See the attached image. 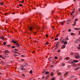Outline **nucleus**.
I'll return each mask as SVG.
<instances>
[{"mask_svg": "<svg viewBox=\"0 0 80 80\" xmlns=\"http://www.w3.org/2000/svg\"><path fill=\"white\" fill-rule=\"evenodd\" d=\"M61 25H63V22H61Z\"/></svg>", "mask_w": 80, "mask_h": 80, "instance_id": "obj_50", "label": "nucleus"}, {"mask_svg": "<svg viewBox=\"0 0 80 80\" xmlns=\"http://www.w3.org/2000/svg\"><path fill=\"white\" fill-rule=\"evenodd\" d=\"M79 34H80V31H79Z\"/></svg>", "mask_w": 80, "mask_h": 80, "instance_id": "obj_64", "label": "nucleus"}, {"mask_svg": "<svg viewBox=\"0 0 80 80\" xmlns=\"http://www.w3.org/2000/svg\"><path fill=\"white\" fill-rule=\"evenodd\" d=\"M49 59H51L50 60H52V57H50L49 58Z\"/></svg>", "mask_w": 80, "mask_h": 80, "instance_id": "obj_31", "label": "nucleus"}, {"mask_svg": "<svg viewBox=\"0 0 80 80\" xmlns=\"http://www.w3.org/2000/svg\"><path fill=\"white\" fill-rule=\"evenodd\" d=\"M4 57H8V55H4Z\"/></svg>", "mask_w": 80, "mask_h": 80, "instance_id": "obj_39", "label": "nucleus"}, {"mask_svg": "<svg viewBox=\"0 0 80 80\" xmlns=\"http://www.w3.org/2000/svg\"><path fill=\"white\" fill-rule=\"evenodd\" d=\"M2 55H0V58H2Z\"/></svg>", "mask_w": 80, "mask_h": 80, "instance_id": "obj_58", "label": "nucleus"}, {"mask_svg": "<svg viewBox=\"0 0 80 80\" xmlns=\"http://www.w3.org/2000/svg\"><path fill=\"white\" fill-rule=\"evenodd\" d=\"M51 76H52V75H53V72H51Z\"/></svg>", "mask_w": 80, "mask_h": 80, "instance_id": "obj_28", "label": "nucleus"}, {"mask_svg": "<svg viewBox=\"0 0 80 80\" xmlns=\"http://www.w3.org/2000/svg\"><path fill=\"white\" fill-rule=\"evenodd\" d=\"M24 2V0H22V1L21 2V3H23Z\"/></svg>", "mask_w": 80, "mask_h": 80, "instance_id": "obj_53", "label": "nucleus"}, {"mask_svg": "<svg viewBox=\"0 0 80 80\" xmlns=\"http://www.w3.org/2000/svg\"><path fill=\"white\" fill-rule=\"evenodd\" d=\"M1 63H2V64H4V62L3 61H1Z\"/></svg>", "mask_w": 80, "mask_h": 80, "instance_id": "obj_30", "label": "nucleus"}, {"mask_svg": "<svg viewBox=\"0 0 80 80\" xmlns=\"http://www.w3.org/2000/svg\"><path fill=\"white\" fill-rule=\"evenodd\" d=\"M1 58L2 59H5V58L4 57H2Z\"/></svg>", "mask_w": 80, "mask_h": 80, "instance_id": "obj_56", "label": "nucleus"}, {"mask_svg": "<svg viewBox=\"0 0 80 80\" xmlns=\"http://www.w3.org/2000/svg\"><path fill=\"white\" fill-rule=\"evenodd\" d=\"M46 37H48V34H46Z\"/></svg>", "mask_w": 80, "mask_h": 80, "instance_id": "obj_40", "label": "nucleus"}, {"mask_svg": "<svg viewBox=\"0 0 80 80\" xmlns=\"http://www.w3.org/2000/svg\"><path fill=\"white\" fill-rule=\"evenodd\" d=\"M75 8H74L73 10L72 13H73L75 12Z\"/></svg>", "mask_w": 80, "mask_h": 80, "instance_id": "obj_14", "label": "nucleus"}, {"mask_svg": "<svg viewBox=\"0 0 80 80\" xmlns=\"http://www.w3.org/2000/svg\"><path fill=\"white\" fill-rule=\"evenodd\" d=\"M0 4L1 5H3V3L1 2H0Z\"/></svg>", "mask_w": 80, "mask_h": 80, "instance_id": "obj_24", "label": "nucleus"}, {"mask_svg": "<svg viewBox=\"0 0 80 80\" xmlns=\"http://www.w3.org/2000/svg\"><path fill=\"white\" fill-rule=\"evenodd\" d=\"M22 77H25V74H22Z\"/></svg>", "mask_w": 80, "mask_h": 80, "instance_id": "obj_33", "label": "nucleus"}, {"mask_svg": "<svg viewBox=\"0 0 80 80\" xmlns=\"http://www.w3.org/2000/svg\"><path fill=\"white\" fill-rule=\"evenodd\" d=\"M79 12H80V8L79 9Z\"/></svg>", "mask_w": 80, "mask_h": 80, "instance_id": "obj_63", "label": "nucleus"}, {"mask_svg": "<svg viewBox=\"0 0 80 80\" xmlns=\"http://www.w3.org/2000/svg\"><path fill=\"white\" fill-rule=\"evenodd\" d=\"M42 79H44V76H43V77L42 78Z\"/></svg>", "mask_w": 80, "mask_h": 80, "instance_id": "obj_59", "label": "nucleus"}, {"mask_svg": "<svg viewBox=\"0 0 80 80\" xmlns=\"http://www.w3.org/2000/svg\"><path fill=\"white\" fill-rule=\"evenodd\" d=\"M59 35V34H58L56 36V37L57 38H58V36Z\"/></svg>", "mask_w": 80, "mask_h": 80, "instance_id": "obj_52", "label": "nucleus"}, {"mask_svg": "<svg viewBox=\"0 0 80 80\" xmlns=\"http://www.w3.org/2000/svg\"><path fill=\"white\" fill-rule=\"evenodd\" d=\"M62 66H65V64L63 63L62 64Z\"/></svg>", "mask_w": 80, "mask_h": 80, "instance_id": "obj_46", "label": "nucleus"}, {"mask_svg": "<svg viewBox=\"0 0 80 80\" xmlns=\"http://www.w3.org/2000/svg\"><path fill=\"white\" fill-rule=\"evenodd\" d=\"M60 52V50L59 49L58 51V52Z\"/></svg>", "mask_w": 80, "mask_h": 80, "instance_id": "obj_48", "label": "nucleus"}, {"mask_svg": "<svg viewBox=\"0 0 80 80\" xmlns=\"http://www.w3.org/2000/svg\"><path fill=\"white\" fill-rule=\"evenodd\" d=\"M20 70H26V69H25L24 68V67L23 66L21 65V66L20 67Z\"/></svg>", "mask_w": 80, "mask_h": 80, "instance_id": "obj_2", "label": "nucleus"}, {"mask_svg": "<svg viewBox=\"0 0 80 80\" xmlns=\"http://www.w3.org/2000/svg\"><path fill=\"white\" fill-rule=\"evenodd\" d=\"M58 75H62V73L61 72H58Z\"/></svg>", "mask_w": 80, "mask_h": 80, "instance_id": "obj_16", "label": "nucleus"}, {"mask_svg": "<svg viewBox=\"0 0 80 80\" xmlns=\"http://www.w3.org/2000/svg\"><path fill=\"white\" fill-rule=\"evenodd\" d=\"M74 30H80V28H74Z\"/></svg>", "mask_w": 80, "mask_h": 80, "instance_id": "obj_13", "label": "nucleus"}, {"mask_svg": "<svg viewBox=\"0 0 80 80\" xmlns=\"http://www.w3.org/2000/svg\"><path fill=\"white\" fill-rule=\"evenodd\" d=\"M55 41H56L57 40H58V38H57L55 39Z\"/></svg>", "mask_w": 80, "mask_h": 80, "instance_id": "obj_35", "label": "nucleus"}, {"mask_svg": "<svg viewBox=\"0 0 80 80\" xmlns=\"http://www.w3.org/2000/svg\"><path fill=\"white\" fill-rule=\"evenodd\" d=\"M4 53H5V55H8L7 53H9V51L8 50H5L4 51Z\"/></svg>", "mask_w": 80, "mask_h": 80, "instance_id": "obj_4", "label": "nucleus"}, {"mask_svg": "<svg viewBox=\"0 0 80 80\" xmlns=\"http://www.w3.org/2000/svg\"><path fill=\"white\" fill-rule=\"evenodd\" d=\"M59 43V42H57V43L56 45V47H58V45H59V44H58Z\"/></svg>", "mask_w": 80, "mask_h": 80, "instance_id": "obj_10", "label": "nucleus"}, {"mask_svg": "<svg viewBox=\"0 0 80 80\" xmlns=\"http://www.w3.org/2000/svg\"><path fill=\"white\" fill-rule=\"evenodd\" d=\"M58 47H56L55 48V50H57V49H56V48L57 49H58Z\"/></svg>", "mask_w": 80, "mask_h": 80, "instance_id": "obj_37", "label": "nucleus"}, {"mask_svg": "<svg viewBox=\"0 0 80 80\" xmlns=\"http://www.w3.org/2000/svg\"><path fill=\"white\" fill-rule=\"evenodd\" d=\"M28 28H29L30 31H32L33 30V28L32 27H29Z\"/></svg>", "mask_w": 80, "mask_h": 80, "instance_id": "obj_6", "label": "nucleus"}, {"mask_svg": "<svg viewBox=\"0 0 80 80\" xmlns=\"http://www.w3.org/2000/svg\"><path fill=\"white\" fill-rule=\"evenodd\" d=\"M12 43H15L17 42V40L14 41V40H13L12 41Z\"/></svg>", "mask_w": 80, "mask_h": 80, "instance_id": "obj_7", "label": "nucleus"}, {"mask_svg": "<svg viewBox=\"0 0 80 80\" xmlns=\"http://www.w3.org/2000/svg\"><path fill=\"white\" fill-rule=\"evenodd\" d=\"M15 47H16L15 46H12V48H15Z\"/></svg>", "mask_w": 80, "mask_h": 80, "instance_id": "obj_29", "label": "nucleus"}, {"mask_svg": "<svg viewBox=\"0 0 80 80\" xmlns=\"http://www.w3.org/2000/svg\"><path fill=\"white\" fill-rule=\"evenodd\" d=\"M72 62H74L75 63H77V62H79V61L74 60H73V61H72Z\"/></svg>", "mask_w": 80, "mask_h": 80, "instance_id": "obj_8", "label": "nucleus"}, {"mask_svg": "<svg viewBox=\"0 0 80 80\" xmlns=\"http://www.w3.org/2000/svg\"><path fill=\"white\" fill-rule=\"evenodd\" d=\"M30 73H32V70H31L30 71Z\"/></svg>", "mask_w": 80, "mask_h": 80, "instance_id": "obj_38", "label": "nucleus"}, {"mask_svg": "<svg viewBox=\"0 0 80 80\" xmlns=\"http://www.w3.org/2000/svg\"><path fill=\"white\" fill-rule=\"evenodd\" d=\"M46 71H47V69H45L43 72H42V73H45V72H46Z\"/></svg>", "mask_w": 80, "mask_h": 80, "instance_id": "obj_15", "label": "nucleus"}, {"mask_svg": "<svg viewBox=\"0 0 80 80\" xmlns=\"http://www.w3.org/2000/svg\"><path fill=\"white\" fill-rule=\"evenodd\" d=\"M79 42H80V40H79V39H77V40L75 41L76 43H78Z\"/></svg>", "mask_w": 80, "mask_h": 80, "instance_id": "obj_11", "label": "nucleus"}, {"mask_svg": "<svg viewBox=\"0 0 80 80\" xmlns=\"http://www.w3.org/2000/svg\"><path fill=\"white\" fill-rule=\"evenodd\" d=\"M49 43V42H48L46 43V45H48V44Z\"/></svg>", "mask_w": 80, "mask_h": 80, "instance_id": "obj_41", "label": "nucleus"}, {"mask_svg": "<svg viewBox=\"0 0 80 80\" xmlns=\"http://www.w3.org/2000/svg\"><path fill=\"white\" fill-rule=\"evenodd\" d=\"M77 48L78 49H80V47L79 46Z\"/></svg>", "mask_w": 80, "mask_h": 80, "instance_id": "obj_45", "label": "nucleus"}, {"mask_svg": "<svg viewBox=\"0 0 80 80\" xmlns=\"http://www.w3.org/2000/svg\"><path fill=\"white\" fill-rule=\"evenodd\" d=\"M19 6H20V7H22V6H23V5L21 4H19Z\"/></svg>", "mask_w": 80, "mask_h": 80, "instance_id": "obj_43", "label": "nucleus"}, {"mask_svg": "<svg viewBox=\"0 0 80 80\" xmlns=\"http://www.w3.org/2000/svg\"><path fill=\"white\" fill-rule=\"evenodd\" d=\"M78 68H76L74 70H75V71H77V70H78Z\"/></svg>", "mask_w": 80, "mask_h": 80, "instance_id": "obj_23", "label": "nucleus"}, {"mask_svg": "<svg viewBox=\"0 0 80 80\" xmlns=\"http://www.w3.org/2000/svg\"><path fill=\"white\" fill-rule=\"evenodd\" d=\"M73 52H71V54L72 55H73Z\"/></svg>", "mask_w": 80, "mask_h": 80, "instance_id": "obj_44", "label": "nucleus"}, {"mask_svg": "<svg viewBox=\"0 0 80 80\" xmlns=\"http://www.w3.org/2000/svg\"><path fill=\"white\" fill-rule=\"evenodd\" d=\"M14 53H18V52H15V51H14Z\"/></svg>", "mask_w": 80, "mask_h": 80, "instance_id": "obj_51", "label": "nucleus"}, {"mask_svg": "<svg viewBox=\"0 0 80 80\" xmlns=\"http://www.w3.org/2000/svg\"><path fill=\"white\" fill-rule=\"evenodd\" d=\"M3 44L4 45H6L7 44V42H3Z\"/></svg>", "mask_w": 80, "mask_h": 80, "instance_id": "obj_20", "label": "nucleus"}, {"mask_svg": "<svg viewBox=\"0 0 80 80\" xmlns=\"http://www.w3.org/2000/svg\"><path fill=\"white\" fill-rule=\"evenodd\" d=\"M14 50H16V51H18V50H17V49L16 48L14 49Z\"/></svg>", "mask_w": 80, "mask_h": 80, "instance_id": "obj_55", "label": "nucleus"}, {"mask_svg": "<svg viewBox=\"0 0 80 80\" xmlns=\"http://www.w3.org/2000/svg\"><path fill=\"white\" fill-rule=\"evenodd\" d=\"M53 67V65H52L51 66V67Z\"/></svg>", "mask_w": 80, "mask_h": 80, "instance_id": "obj_60", "label": "nucleus"}, {"mask_svg": "<svg viewBox=\"0 0 80 80\" xmlns=\"http://www.w3.org/2000/svg\"><path fill=\"white\" fill-rule=\"evenodd\" d=\"M8 47H10V45H7Z\"/></svg>", "mask_w": 80, "mask_h": 80, "instance_id": "obj_54", "label": "nucleus"}, {"mask_svg": "<svg viewBox=\"0 0 80 80\" xmlns=\"http://www.w3.org/2000/svg\"><path fill=\"white\" fill-rule=\"evenodd\" d=\"M23 65L25 67H28V64H27V63H26L25 62L24 63Z\"/></svg>", "mask_w": 80, "mask_h": 80, "instance_id": "obj_5", "label": "nucleus"}, {"mask_svg": "<svg viewBox=\"0 0 80 80\" xmlns=\"http://www.w3.org/2000/svg\"><path fill=\"white\" fill-rule=\"evenodd\" d=\"M78 19L77 18L75 19V21H77V20H78Z\"/></svg>", "mask_w": 80, "mask_h": 80, "instance_id": "obj_49", "label": "nucleus"}, {"mask_svg": "<svg viewBox=\"0 0 80 80\" xmlns=\"http://www.w3.org/2000/svg\"><path fill=\"white\" fill-rule=\"evenodd\" d=\"M70 20H68L67 21V23L68 24V23H70Z\"/></svg>", "mask_w": 80, "mask_h": 80, "instance_id": "obj_9", "label": "nucleus"}, {"mask_svg": "<svg viewBox=\"0 0 80 80\" xmlns=\"http://www.w3.org/2000/svg\"><path fill=\"white\" fill-rule=\"evenodd\" d=\"M71 35H75V33H71Z\"/></svg>", "mask_w": 80, "mask_h": 80, "instance_id": "obj_21", "label": "nucleus"}, {"mask_svg": "<svg viewBox=\"0 0 80 80\" xmlns=\"http://www.w3.org/2000/svg\"><path fill=\"white\" fill-rule=\"evenodd\" d=\"M73 76H71L70 77V78H73Z\"/></svg>", "mask_w": 80, "mask_h": 80, "instance_id": "obj_42", "label": "nucleus"}, {"mask_svg": "<svg viewBox=\"0 0 80 80\" xmlns=\"http://www.w3.org/2000/svg\"><path fill=\"white\" fill-rule=\"evenodd\" d=\"M49 75H48L45 78L47 79L48 77H49Z\"/></svg>", "mask_w": 80, "mask_h": 80, "instance_id": "obj_17", "label": "nucleus"}, {"mask_svg": "<svg viewBox=\"0 0 80 80\" xmlns=\"http://www.w3.org/2000/svg\"><path fill=\"white\" fill-rule=\"evenodd\" d=\"M15 45L17 47H20V45L18 43V42L17 41L16 43H15Z\"/></svg>", "mask_w": 80, "mask_h": 80, "instance_id": "obj_3", "label": "nucleus"}, {"mask_svg": "<svg viewBox=\"0 0 80 80\" xmlns=\"http://www.w3.org/2000/svg\"><path fill=\"white\" fill-rule=\"evenodd\" d=\"M48 73H49V72H47L46 73H45V74L46 75H48Z\"/></svg>", "mask_w": 80, "mask_h": 80, "instance_id": "obj_19", "label": "nucleus"}, {"mask_svg": "<svg viewBox=\"0 0 80 80\" xmlns=\"http://www.w3.org/2000/svg\"><path fill=\"white\" fill-rule=\"evenodd\" d=\"M68 72H67L66 73H64V75H67L68 74Z\"/></svg>", "mask_w": 80, "mask_h": 80, "instance_id": "obj_25", "label": "nucleus"}, {"mask_svg": "<svg viewBox=\"0 0 80 80\" xmlns=\"http://www.w3.org/2000/svg\"><path fill=\"white\" fill-rule=\"evenodd\" d=\"M66 41H67V40H68L69 39H68V38H66Z\"/></svg>", "mask_w": 80, "mask_h": 80, "instance_id": "obj_26", "label": "nucleus"}, {"mask_svg": "<svg viewBox=\"0 0 80 80\" xmlns=\"http://www.w3.org/2000/svg\"><path fill=\"white\" fill-rule=\"evenodd\" d=\"M14 57H17V55L16 54H14Z\"/></svg>", "mask_w": 80, "mask_h": 80, "instance_id": "obj_47", "label": "nucleus"}, {"mask_svg": "<svg viewBox=\"0 0 80 80\" xmlns=\"http://www.w3.org/2000/svg\"><path fill=\"white\" fill-rule=\"evenodd\" d=\"M68 58H69L68 57H67L65 58V59L66 60H68Z\"/></svg>", "mask_w": 80, "mask_h": 80, "instance_id": "obj_27", "label": "nucleus"}, {"mask_svg": "<svg viewBox=\"0 0 80 80\" xmlns=\"http://www.w3.org/2000/svg\"><path fill=\"white\" fill-rule=\"evenodd\" d=\"M21 57H24V55H21Z\"/></svg>", "mask_w": 80, "mask_h": 80, "instance_id": "obj_62", "label": "nucleus"}, {"mask_svg": "<svg viewBox=\"0 0 80 80\" xmlns=\"http://www.w3.org/2000/svg\"><path fill=\"white\" fill-rule=\"evenodd\" d=\"M68 32H71V29H69L68 30Z\"/></svg>", "mask_w": 80, "mask_h": 80, "instance_id": "obj_57", "label": "nucleus"}, {"mask_svg": "<svg viewBox=\"0 0 80 80\" xmlns=\"http://www.w3.org/2000/svg\"><path fill=\"white\" fill-rule=\"evenodd\" d=\"M64 44L65 45L66 44H67V41H65L64 42Z\"/></svg>", "mask_w": 80, "mask_h": 80, "instance_id": "obj_22", "label": "nucleus"}, {"mask_svg": "<svg viewBox=\"0 0 80 80\" xmlns=\"http://www.w3.org/2000/svg\"><path fill=\"white\" fill-rule=\"evenodd\" d=\"M65 47H66L65 45H63L62 47L61 48H65Z\"/></svg>", "mask_w": 80, "mask_h": 80, "instance_id": "obj_12", "label": "nucleus"}, {"mask_svg": "<svg viewBox=\"0 0 80 80\" xmlns=\"http://www.w3.org/2000/svg\"><path fill=\"white\" fill-rule=\"evenodd\" d=\"M74 56H75V58H77V59H79L80 58V57L78 53L76 54L75 55H74Z\"/></svg>", "mask_w": 80, "mask_h": 80, "instance_id": "obj_1", "label": "nucleus"}, {"mask_svg": "<svg viewBox=\"0 0 80 80\" xmlns=\"http://www.w3.org/2000/svg\"><path fill=\"white\" fill-rule=\"evenodd\" d=\"M51 79L52 80H55V78H52Z\"/></svg>", "mask_w": 80, "mask_h": 80, "instance_id": "obj_36", "label": "nucleus"}, {"mask_svg": "<svg viewBox=\"0 0 80 80\" xmlns=\"http://www.w3.org/2000/svg\"><path fill=\"white\" fill-rule=\"evenodd\" d=\"M4 37H0V38L1 39H4Z\"/></svg>", "mask_w": 80, "mask_h": 80, "instance_id": "obj_18", "label": "nucleus"}, {"mask_svg": "<svg viewBox=\"0 0 80 80\" xmlns=\"http://www.w3.org/2000/svg\"><path fill=\"white\" fill-rule=\"evenodd\" d=\"M73 62H71V63H72V65H75V63H74Z\"/></svg>", "mask_w": 80, "mask_h": 80, "instance_id": "obj_32", "label": "nucleus"}, {"mask_svg": "<svg viewBox=\"0 0 80 80\" xmlns=\"http://www.w3.org/2000/svg\"><path fill=\"white\" fill-rule=\"evenodd\" d=\"M74 24L75 25V24H76V21H74Z\"/></svg>", "mask_w": 80, "mask_h": 80, "instance_id": "obj_61", "label": "nucleus"}, {"mask_svg": "<svg viewBox=\"0 0 80 80\" xmlns=\"http://www.w3.org/2000/svg\"><path fill=\"white\" fill-rule=\"evenodd\" d=\"M54 58H55V59H58V58L57 56L55 57Z\"/></svg>", "mask_w": 80, "mask_h": 80, "instance_id": "obj_34", "label": "nucleus"}]
</instances>
